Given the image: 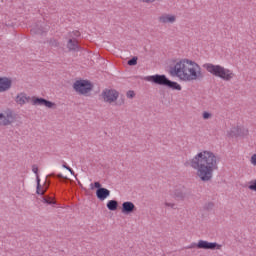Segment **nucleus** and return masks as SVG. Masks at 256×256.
<instances>
[{"mask_svg":"<svg viewBox=\"0 0 256 256\" xmlns=\"http://www.w3.org/2000/svg\"><path fill=\"white\" fill-rule=\"evenodd\" d=\"M31 33H32V35H43V33H45V29H43V28H32Z\"/></svg>","mask_w":256,"mask_h":256,"instance_id":"4be33fe9","label":"nucleus"},{"mask_svg":"<svg viewBox=\"0 0 256 256\" xmlns=\"http://www.w3.org/2000/svg\"><path fill=\"white\" fill-rule=\"evenodd\" d=\"M73 89L79 95H87V93L93 90V84L89 80H77L73 84Z\"/></svg>","mask_w":256,"mask_h":256,"instance_id":"423d86ee","label":"nucleus"},{"mask_svg":"<svg viewBox=\"0 0 256 256\" xmlns=\"http://www.w3.org/2000/svg\"><path fill=\"white\" fill-rule=\"evenodd\" d=\"M203 119H211V113H209V112H204V113H203Z\"/></svg>","mask_w":256,"mask_h":256,"instance_id":"c756f323","label":"nucleus"},{"mask_svg":"<svg viewBox=\"0 0 256 256\" xmlns=\"http://www.w3.org/2000/svg\"><path fill=\"white\" fill-rule=\"evenodd\" d=\"M15 102L18 105H20L21 107H23V105L31 102V97L27 96V94L25 92H21V93L17 94V96L15 98Z\"/></svg>","mask_w":256,"mask_h":256,"instance_id":"4468645a","label":"nucleus"},{"mask_svg":"<svg viewBox=\"0 0 256 256\" xmlns=\"http://www.w3.org/2000/svg\"><path fill=\"white\" fill-rule=\"evenodd\" d=\"M171 77H178L182 81H197L203 79L201 66L189 59L180 60L174 66L169 67Z\"/></svg>","mask_w":256,"mask_h":256,"instance_id":"f03ea898","label":"nucleus"},{"mask_svg":"<svg viewBox=\"0 0 256 256\" xmlns=\"http://www.w3.org/2000/svg\"><path fill=\"white\" fill-rule=\"evenodd\" d=\"M146 81H150L151 83H155V85H161L162 87H168V89H172V91H181L182 87L179 83L175 81H171L165 74H156L152 76H147L145 78Z\"/></svg>","mask_w":256,"mask_h":256,"instance_id":"7ed1b4c3","label":"nucleus"},{"mask_svg":"<svg viewBox=\"0 0 256 256\" xmlns=\"http://www.w3.org/2000/svg\"><path fill=\"white\" fill-rule=\"evenodd\" d=\"M250 163L256 166V153L251 156Z\"/></svg>","mask_w":256,"mask_h":256,"instance_id":"cd10ccee","label":"nucleus"},{"mask_svg":"<svg viewBox=\"0 0 256 256\" xmlns=\"http://www.w3.org/2000/svg\"><path fill=\"white\" fill-rule=\"evenodd\" d=\"M165 207H170L171 209H175V203L165 202Z\"/></svg>","mask_w":256,"mask_h":256,"instance_id":"7c9ffc66","label":"nucleus"},{"mask_svg":"<svg viewBox=\"0 0 256 256\" xmlns=\"http://www.w3.org/2000/svg\"><path fill=\"white\" fill-rule=\"evenodd\" d=\"M73 35H74V37H81V32H79V31H73Z\"/></svg>","mask_w":256,"mask_h":256,"instance_id":"473e14b6","label":"nucleus"},{"mask_svg":"<svg viewBox=\"0 0 256 256\" xmlns=\"http://www.w3.org/2000/svg\"><path fill=\"white\" fill-rule=\"evenodd\" d=\"M190 167L197 171V176L206 183L213 179V171L218 169L219 158L215 153L204 150L196 154L189 162Z\"/></svg>","mask_w":256,"mask_h":256,"instance_id":"f257e3e1","label":"nucleus"},{"mask_svg":"<svg viewBox=\"0 0 256 256\" xmlns=\"http://www.w3.org/2000/svg\"><path fill=\"white\" fill-rule=\"evenodd\" d=\"M205 249L210 251H215L221 249V245L217 242H209L206 240H199L198 243H191L190 245L186 246L185 249Z\"/></svg>","mask_w":256,"mask_h":256,"instance_id":"39448f33","label":"nucleus"},{"mask_svg":"<svg viewBox=\"0 0 256 256\" xmlns=\"http://www.w3.org/2000/svg\"><path fill=\"white\" fill-rule=\"evenodd\" d=\"M213 207H215V204L213 202H208L204 205V210L213 211Z\"/></svg>","mask_w":256,"mask_h":256,"instance_id":"5701e85b","label":"nucleus"},{"mask_svg":"<svg viewBox=\"0 0 256 256\" xmlns=\"http://www.w3.org/2000/svg\"><path fill=\"white\" fill-rule=\"evenodd\" d=\"M47 177L59 179L60 181H63V183H67V181H69V178L62 176L61 174L51 173Z\"/></svg>","mask_w":256,"mask_h":256,"instance_id":"412c9836","label":"nucleus"},{"mask_svg":"<svg viewBox=\"0 0 256 256\" xmlns=\"http://www.w3.org/2000/svg\"><path fill=\"white\" fill-rule=\"evenodd\" d=\"M13 123V112L8 111L5 113H0V125L3 127H7V125H11Z\"/></svg>","mask_w":256,"mask_h":256,"instance_id":"9b49d317","label":"nucleus"},{"mask_svg":"<svg viewBox=\"0 0 256 256\" xmlns=\"http://www.w3.org/2000/svg\"><path fill=\"white\" fill-rule=\"evenodd\" d=\"M94 187L96 189H103V187H101V183H99V182H94Z\"/></svg>","mask_w":256,"mask_h":256,"instance_id":"2f4dec72","label":"nucleus"},{"mask_svg":"<svg viewBox=\"0 0 256 256\" xmlns=\"http://www.w3.org/2000/svg\"><path fill=\"white\" fill-rule=\"evenodd\" d=\"M32 105H40V106L47 107L48 109H53V107H55V103L45 98H33Z\"/></svg>","mask_w":256,"mask_h":256,"instance_id":"ddd939ff","label":"nucleus"},{"mask_svg":"<svg viewBox=\"0 0 256 256\" xmlns=\"http://www.w3.org/2000/svg\"><path fill=\"white\" fill-rule=\"evenodd\" d=\"M13 87V80L9 77H0V93H5Z\"/></svg>","mask_w":256,"mask_h":256,"instance_id":"9d476101","label":"nucleus"},{"mask_svg":"<svg viewBox=\"0 0 256 256\" xmlns=\"http://www.w3.org/2000/svg\"><path fill=\"white\" fill-rule=\"evenodd\" d=\"M235 77V73H233L232 70H229L227 68L222 69V73L220 74V78L222 81H231Z\"/></svg>","mask_w":256,"mask_h":256,"instance_id":"f3484780","label":"nucleus"},{"mask_svg":"<svg viewBox=\"0 0 256 256\" xmlns=\"http://www.w3.org/2000/svg\"><path fill=\"white\" fill-rule=\"evenodd\" d=\"M126 96L128 97V99H133V97H135V91L129 90V91L126 93Z\"/></svg>","mask_w":256,"mask_h":256,"instance_id":"bb28decb","label":"nucleus"},{"mask_svg":"<svg viewBox=\"0 0 256 256\" xmlns=\"http://www.w3.org/2000/svg\"><path fill=\"white\" fill-rule=\"evenodd\" d=\"M171 196L176 201H185L187 193H185V186H176L173 191H171Z\"/></svg>","mask_w":256,"mask_h":256,"instance_id":"1a4fd4ad","label":"nucleus"},{"mask_svg":"<svg viewBox=\"0 0 256 256\" xmlns=\"http://www.w3.org/2000/svg\"><path fill=\"white\" fill-rule=\"evenodd\" d=\"M32 171L35 173V175H39V168L36 165L32 166Z\"/></svg>","mask_w":256,"mask_h":256,"instance_id":"c85d7f7f","label":"nucleus"},{"mask_svg":"<svg viewBox=\"0 0 256 256\" xmlns=\"http://www.w3.org/2000/svg\"><path fill=\"white\" fill-rule=\"evenodd\" d=\"M137 61H138L137 56H134L132 59L128 60L127 63L130 67H133V66L137 65Z\"/></svg>","mask_w":256,"mask_h":256,"instance_id":"b1692460","label":"nucleus"},{"mask_svg":"<svg viewBox=\"0 0 256 256\" xmlns=\"http://www.w3.org/2000/svg\"><path fill=\"white\" fill-rule=\"evenodd\" d=\"M137 211V207L131 201H126L122 203V213L123 215H131V213H135Z\"/></svg>","mask_w":256,"mask_h":256,"instance_id":"f8f14e48","label":"nucleus"},{"mask_svg":"<svg viewBox=\"0 0 256 256\" xmlns=\"http://www.w3.org/2000/svg\"><path fill=\"white\" fill-rule=\"evenodd\" d=\"M208 73L213 75L214 77H221V73L223 72L224 67L221 65H215L212 63H205L202 66Z\"/></svg>","mask_w":256,"mask_h":256,"instance_id":"6e6552de","label":"nucleus"},{"mask_svg":"<svg viewBox=\"0 0 256 256\" xmlns=\"http://www.w3.org/2000/svg\"><path fill=\"white\" fill-rule=\"evenodd\" d=\"M104 103H115L119 99V93L114 89H105L101 93Z\"/></svg>","mask_w":256,"mask_h":256,"instance_id":"0eeeda50","label":"nucleus"},{"mask_svg":"<svg viewBox=\"0 0 256 256\" xmlns=\"http://www.w3.org/2000/svg\"><path fill=\"white\" fill-rule=\"evenodd\" d=\"M229 137H241L243 135H247V130L241 129V127H233L228 132Z\"/></svg>","mask_w":256,"mask_h":256,"instance_id":"dca6fc26","label":"nucleus"},{"mask_svg":"<svg viewBox=\"0 0 256 256\" xmlns=\"http://www.w3.org/2000/svg\"><path fill=\"white\" fill-rule=\"evenodd\" d=\"M144 3H153L155 0H143Z\"/></svg>","mask_w":256,"mask_h":256,"instance_id":"72a5a7b5","label":"nucleus"},{"mask_svg":"<svg viewBox=\"0 0 256 256\" xmlns=\"http://www.w3.org/2000/svg\"><path fill=\"white\" fill-rule=\"evenodd\" d=\"M175 19V16L169 14H164L159 17L160 23H175Z\"/></svg>","mask_w":256,"mask_h":256,"instance_id":"6ab92c4d","label":"nucleus"},{"mask_svg":"<svg viewBox=\"0 0 256 256\" xmlns=\"http://www.w3.org/2000/svg\"><path fill=\"white\" fill-rule=\"evenodd\" d=\"M36 181V193L37 195H40V201H42V203H45L46 205H57V201H55V196L45 195V193L47 192V188L45 190H41V178H39V174L36 175Z\"/></svg>","mask_w":256,"mask_h":256,"instance_id":"20e7f679","label":"nucleus"},{"mask_svg":"<svg viewBox=\"0 0 256 256\" xmlns=\"http://www.w3.org/2000/svg\"><path fill=\"white\" fill-rule=\"evenodd\" d=\"M67 49H69V51H79V42L77 39H69Z\"/></svg>","mask_w":256,"mask_h":256,"instance_id":"a211bd4d","label":"nucleus"},{"mask_svg":"<svg viewBox=\"0 0 256 256\" xmlns=\"http://www.w3.org/2000/svg\"><path fill=\"white\" fill-rule=\"evenodd\" d=\"M109 195H111V191L107 188H99L96 190V197L99 201H105Z\"/></svg>","mask_w":256,"mask_h":256,"instance_id":"2eb2a0df","label":"nucleus"},{"mask_svg":"<svg viewBox=\"0 0 256 256\" xmlns=\"http://www.w3.org/2000/svg\"><path fill=\"white\" fill-rule=\"evenodd\" d=\"M248 189H250V191H256V179L249 182Z\"/></svg>","mask_w":256,"mask_h":256,"instance_id":"393cba45","label":"nucleus"},{"mask_svg":"<svg viewBox=\"0 0 256 256\" xmlns=\"http://www.w3.org/2000/svg\"><path fill=\"white\" fill-rule=\"evenodd\" d=\"M107 209L109 211H117V207H119V202L117 200H110L106 204Z\"/></svg>","mask_w":256,"mask_h":256,"instance_id":"aec40b11","label":"nucleus"},{"mask_svg":"<svg viewBox=\"0 0 256 256\" xmlns=\"http://www.w3.org/2000/svg\"><path fill=\"white\" fill-rule=\"evenodd\" d=\"M62 167H63L64 169H67V171H69V172L71 173V175H75V171H73L71 167L67 166V163H64V164L62 165Z\"/></svg>","mask_w":256,"mask_h":256,"instance_id":"a878e982","label":"nucleus"}]
</instances>
